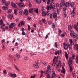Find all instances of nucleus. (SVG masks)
Here are the masks:
<instances>
[{
	"label": "nucleus",
	"instance_id": "obj_1",
	"mask_svg": "<svg viewBox=\"0 0 78 78\" xmlns=\"http://www.w3.org/2000/svg\"><path fill=\"white\" fill-rule=\"evenodd\" d=\"M42 13L41 14L42 16H44L45 17L46 16H48L49 14H50V12L48 11L47 12H45V10L44 9V8L43 7L41 9Z\"/></svg>",
	"mask_w": 78,
	"mask_h": 78
},
{
	"label": "nucleus",
	"instance_id": "obj_2",
	"mask_svg": "<svg viewBox=\"0 0 78 78\" xmlns=\"http://www.w3.org/2000/svg\"><path fill=\"white\" fill-rule=\"evenodd\" d=\"M51 8L52 9H53L54 11H55V4L53 2L51 3L50 4V5L47 6L46 7L47 10H50Z\"/></svg>",
	"mask_w": 78,
	"mask_h": 78
},
{
	"label": "nucleus",
	"instance_id": "obj_3",
	"mask_svg": "<svg viewBox=\"0 0 78 78\" xmlns=\"http://www.w3.org/2000/svg\"><path fill=\"white\" fill-rule=\"evenodd\" d=\"M70 35L71 37H73L74 38H76L77 36L78 37V34H77L76 35L75 32H74L73 31H71L70 33Z\"/></svg>",
	"mask_w": 78,
	"mask_h": 78
},
{
	"label": "nucleus",
	"instance_id": "obj_4",
	"mask_svg": "<svg viewBox=\"0 0 78 78\" xmlns=\"http://www.w3.org/2000/svg\"><path fill=\"white\" fill-rule=\"evenodd\" d=\"M5 6H3L2 7V9L4 10H7V9H8V6H8V5H9V4H10V2H5Z\"/></svg>",
	"mask_w": 78,
	"mask_h": 78
},
{
	"label": "nucleus",
	"instance_id": "obj_5",
	"mask_svg": "<svg viewBox=\"0 0 78 78\" xmlns=\"http://www.w3.org/2000/svg\"><path fill=\"white\" fill-rule=\"evenodd\" d=\"M72 57H70L69 58V62L71 64H72L73 62V59H75V55H73L72 56Z\"/></svg>",
	"mask_w": 78,
	"mask_h": 78
},
{
	"label": "nucleus",
	"instance_id": "obj_6",
	"mask_svg": "<svg viewBox=\"0 0 78 78\" xmlns=\"http://www.w3.org/2000/svg\"><path fill=\"white\" fill-rule=\"evenodd\" d=\"M75 8L73 7V11L71 12V15L72 17H74L75 15Z\"/></svg>",
	"mask_w": 78,
	"mask_h": 78
},
{
	"label": "nucleus",
	"instance_id": "obj_7",
	"mask_svg": "<svg viewBox=\"0 0 78 78\" xmlns=\"http://www.w3.org/2000/svg\"><path fill=\"white\" fill-rule=\"evenodd\" d=\"M50 66H48L47 67V70H45L44 71V73L48 72V73H47V74H49V72H50Z\"/></svg>",
	"mask_w": 78,
	"mask_h": 78
},
{
	"label": "nucleus",
	"instance_id": "obj_8",
	"mask_svg": "<svg viewBox=\"0 0 78 78\" xmlns=\"http://www.w3.org/2000/svg\"><path fill=\"white\" fill-rule=\"evenodd\" d=\"M63 5L64 6H65V7H69V6H70V3L68 2H66V3L64 2L63 3Z\"/></svg>",
	"mask_w": 78,
	"mask_h": 78
},
{
	"label": "nucleus",
	"instance_id": "obj_9",
	"mask_svg": "<svg viewBox=\"0 0 78 78\" xmlns=\"http://www.w3.org/2000/svg\"><path fill=\"white\" fill-rule=\"evenodd\" d=\"M9 75L11 77H12L13 78H16L17 76V75L16 74H12L11 73H10L9 74Z\"/></svg>",
	"mask_w": 78,
	"mask_h": 78
},
{
	"label": "nucleus",
	"instance_id": "obj_10",
	"mask_svg": "<svg viewBox=\"0 0 78 78\" xmlns=\"http://www.w3.org/2000/svg\"><path fill=\"white\" fill-rule=\"evenodd\" d=\"M63 45L64 46V49L67 50L68 48V45L65 43H63Z\"/></svg>",
	"mask_w": 78,
	"mask_h": 78
},
{
	"label": "nucleus",
	"instance_id": "obj_11",
	"mask_svg": "<svg viewBox=\"0 0 78 78\" xmlns=\"http://www.w3.org/2000/svg\"><path fill=\"white\" fill-rule=\"evenodd\" d=\"M16 26V24L13 23H11L10 25L9 26V28H12V27H15Z\"/></svg>",
	"mask_w": 78,
	"mask_h": 78
},
{
	"label": "nucleus",
	"instance_id": "obj_12",
	"mask_svg": "<svg viewBox=\"0 0 78 78\" xmlns=\"http://www.w3.org/2000/svg\"><path fill=\"white\" fill-rule=\"evenodd\" d=\"M22 25H24V23L22 21H21L18 24V26L20 27H21Z\"/></svg>",
	"mask_w": 78,
	"mask_h": 78
},
{
	"label": "nucleus",
	"instance_id": "obj_13",
	"mask_svg": "<svg viewBox=\"0 0 78 78\" xmlns=\"http://www.w3.org/2000/svg\"><path fill=\"white\" fill-rule=\"evenodd\" d=\"M18 5L21 6V7H23V8L25 7V5L23 3L20 2L19 3Z\"/></svg>",
	"mask_w": 78,
	"mask_h": 78
},
{
	"label": "nucleus",
	"instance_id": "obj_14",
	"mask_svg": "<svg viewBox=\"0 0 78 78\" xmlns=\"http://www.w3.org/2000/svg\"><path fill=\"white\" fill-rule=\"evenodd\" d=\"M1 25L3 27H5V24L3 23V21L2 20H1L0 21V25Z\"/></svg>",
	"mask_w": 78,
	"mask_h": 78
},
{
	"label": "nucleus",
	"instance_id": "obj_15",
	"mask_svg": "<svg viewBox=\"0 0 78 78\" xmlns=\"http://www.w3.org/2000/svg\"><path fill=\"white\" fill-rule=\"evenodd\" d=\"M59 58V57H58V56H54V59H53V62H55L56 61V60L55 59H58Z\"/></svg>",
	"mask_w": 78,
	"mask_h": 78
},
{
	"label": "nucleus",
	"instance_id": "obj_16",
	"mask_svg": "<svg viewBox=\"0 0 78 78\" xmlns=\"http://www.w3.org/2000/svg\"><path fill=\"white\" fill-rule=\"evenodd\" d=\"M65 55L66 56V60H67L69 58V55H68V54H67V53L66 52H65Z\"/></svg>",
	"mask_w": 78,
	"mask_h": 78
},
{
	"label": "nucleus",
	"instance_id": "obj_17",
	"mask_svg": "<svg viewBox=\"0 0 78 78\" xmlns=\"http://www.w3.org/2000/svg\"><path fill=\"white\" fill-rule=\"evenodd\" d=\"M72 25H69L68 26V30L69 31H71V30H72Z\"/></svg>",
	"mask_w": 78,
	"mask_h": 78
},
{
	"label": "nucleus",
	"instance_id": "obj_18",
	"mask_svg": "<svg viewBox=\"0 0 78 78\" xmlns=\"http://www.w3.org/2000/svg\"><path fill=\"white\" fill-rule=\"evenodd\" d=\"M28 11L27 9H25L24 11V14L25 15H27L28 14Z\"/></svg>",
	"mask_w": 78,
	"mask_h": 78
},
{
	"label": "nucleus",
	"instance_id": "obj_19",
	"mask_svg": "<svg viewBox=\"0 0 78 78\" xmlns=\"http://www.w3.org/2000/svg\"><path fill=\"white\" fill-rule=\"evenodd\" d=\"M59 63H58V65L57 66V69H59L60 68L59 67V66H60V65H61V61H59Z\"/></svg>",
	"mask_w": 78,
	"mask_h": 78
},
{
	"label": "nucleus",
	"instance_id": "obj_20",
	"mask_svg": "<svg viewBox=\"0 0 78 78\" xmlns=\"http://www.w3.org/2000/svg\"><path fill=\"white\" fill-rule=\"evenodd\" d=\"M11 5L12 7H13V8H15V7H16V4L14 3H12L11 4Z\"/></svg>",
	"mask_w": 78,
	"mask_h": 78
},
{
	"label": "nucleus",
	"instance_id": "obj_21",
	"mask_svg": "<svg viewBox=\"0 0 78 78\" xmlns=\"http://www.w3.org/2000/svg\"><path fill=\"white\" fill-rule=\"evenodd\" d=\"M62 69H63V70L62 71V73H64V74H65L66 73L65 69H64V67H62Z\"/></svg>",
	"mask_w": 78,
	"mask_h": 78
},
{
	"label": "nucleus",
	"instance_id": "obj_22",
	"mask_svg": "<svg viewBox=\"0 0 78 78\" xmlns=\"http://www.w3.org/2000/svg\"><path fill=\"white\" fill-rule=\"evenodd\" d=\"M53 1H54V0H48L47 3L48 5H49L50 3H51V2H53Z\"/></svg>",
	"mask_w": 78,
	"mask_h": 78
},
{
	"label": "nucleus",
	"instance_id": "obj_23",
	"mask_svg": "<svg viewBox=\"0 0 78 78\" xmlns=\"http://www.w3.org/2000/svg\"><path fill=\"white\" fill-rule=\"evenodd\" d=\"M53 18L55 19L56 17H57V13L56 12H54L53 15Z\"/></svg>",
	"mask_w": 78,
	"mask_h": 78
},
{
	"label": "nucleus",
	"instance_id": "obj_24",
	"mask_svg": "<svg viewBox=\"0 0 78 78\" xmlns=\"http://www.w3.org/2000/svg\"><path fill=\"white\" fill-rule=\"evenodd\" d=\"M15 67V68L18 71V72H19L20 71V70L18 69L17 67V66H16V65L15 64H14L13 65Z\"/></svg>",
	"mask_w": 78,
	"mask_h": 78
},
{
	"label": "nucleus",
	"instance_id": "obj_25",
	"mask_svg": "<svg viewBox=\"0 0 78 78\" xmlns=\"http://www.w3.org/2000/svg\"><path fill=\"white\" fill-rule=\"evenodd\" d=\"M34 66L35 68V69H38L39 68V66L38 65L34 64Z\"/></svg>",
	"mask_w": 78,
	"mask_h": 78
},
{
	"label": "nucleus",
	"instance_id": "obj_26",
	"mask_svg": "<svg viewBox=\"0 0 78 78\" xmlns=\"http://www.w3.org/2000/svg\"><path fill=\"white\" fill-rule=\"evenodd\" d=\"M33 8H31V9L29 10V12H30V13H31L32 14V13H33Z\"/></svg>",
	"mask_w": 78,
	"mask_h": 78
},
{
	"label": "nucleus",
	"instance_id": "obj_27",
	"mask_svg": "<svg viewBox=\"0 0 78 78\" xmlns=\"http://www.w3.org/2000/svg\"><path fill=\"white\" fill-rule=\"evenodd\" d=\"M34 12H36L37 14H38V9H36L34 8Z\"/></svg>",
	"mask_w": 78,
	"mask_h": 78
},
{
	"label": "nucleus",
	"instance_id": "obj_28",
	"mask_svg": "<svg viewBox=\"0 0 78 78\" xmlns=\"http://www.w3.org/2000/svg\"><path fill=\"white\" fill-rule=\"evenodd\" d=\"M48 73V72H46L45 73H44L47 75V77L48 78H50V76L49 75V74H50V72H49V73L48 74H47Z\"/></svg>",
	"mask_w": 78,
	"mask_h": 78
},
{
	"label": "nucleus",
	"instance_id": "obj_29",
	"mask_svg": "<svg viewBox=\"0 0 78 78\" xmlns=\"http://www.w3.org/2000/svg\"><path fill=\"white\" fill-rule=\"evenodd\" d=\"M55 54L56 55H59V51H55Z\"/></svg>",
	"mask_w": 78,
	"mask_h": 78
},
{
	"label": "nucleus",
	"instance_id": "obj_30",
	"mask_svg": "<svg viewBox=\"0 0 78 78\" xmlns=\"http://www.w3.org/2000/svg\"><path fill=\"white\" fill-rule=\"evenodd\" d=\"M69 42L70 43V44H71L72 45H74V44H73V41H72V40L71 39H70L69 40Z\"/></svg>",
	"mask_w": 78,
	"mask_h": 78
},
{
	"label": "nucleus",
	"instance_id": "obj_31",
	"mask_svg": "<svg viewBox=\"0 0 78 78\" xmlns=\"http://www.w3.org/2000/svg\"><path fill=\"white\" fill-rule=\"evenodd\" d=\"M56 27V25H55V23H53L52 24V28L54 29L55 28V27Z\"/></svg>",
	"mask_w": 78,
	"mask_h": 78
},
{
	"label": "nucleus",
	"instance_id": "obj_32",
	"mask_svg": "<svg viewBox=\"0 0 78 78\" xmlns=\"http://www.w3.org/2000/svg\"><path fill=\"white\" fill-rule=\"evenodd\" d=\"M68 47H69V49L70 50H72V46L70 44H68Z\"/></svg>",
	"mask_w": 78,
	"mask_h": 78
},
{
	"label": "nucleus",
	"instance_id": "obj_33",
	"mask_svg": "<svg viewBox=\"0 0 78 78\" xmlns=\"http://www.w3.org/2000/svg\"><path fill=\"white\" fill-rule=\"evenodd\" d=\"M70 5L72 8L74 6V3H73V2L71 3Z\"/></svg>",
	"mask_w": 78,
	"mask_h": 78
},
{
	"label": "nucleus",
	"instance_id": "obj_34",
	"mask_svg": "<svg viewBox=\"0 0 78 78\" xmlns=\"http://www.w3.org/2000/svg\"><path fill=\"white\" fill-rule=\"evenodd\" d=\"M13 16H12V14H11L9 15V19H11L12 18Z\"/></svg>",
	"mask_w": 78,
	"mask_h": 78
},
{
	"label": "nucleus",
	"instance_id": "obj_35",
	"mask_svg": "<svg viewBox=\"0 0 78 78\" xmlns=\"http://www.w3.org/2000/svg\"><path fill=\"white\" fill-rule=\"evenodd\" d=\"M61 33H62V31L60 29H59L58 30V36H60V34H61Z\"/></svg>",
	"mask_w": 78,
	"mask_h": 78
},
{
	"label": "nucleus",
	"instance_id": "obj_36",
	"mask_svg": "<svg viewBox=\"0 0 78 78\" xmlns=\"http://www.w3.org/2000/svg\"><path fill=\"white\" fill-rule=\"evenodd\" d=\"M74 27L75 28L76 31L77 32H78V28L77 27V26L76 25H74Z\"/></svg>",
	"mask_w": 78,
	"mask_h": 78
},
{
	"label": "nucleus",
	"instance_id": "obj_37",
	"mask_svg": "<svg viewBox=\"0 0 78 78\" xmlns=\"http://www.w3.org/2000/svg\"><path fill=\"white\" fill-rule=\"evenodd\" d=\"M69 69L70 72H72L73 70V68L71 66H69Z\"/></svg>",
	"mask_w": 78,
	"mask_h": 78
},
{
	"label": "nucleus",
	"instance_id": "obj_38",
	"mask_svg": "<svg viewBox=\"0 0 78 78\" xmlns=\"http://www.w3.org/2000/svg\"><path fill=\"white\" fill-rule=\"evenodd\" d=\"M55 47H56V48H58V44H57V42H55Z\"/></svg>",
	"mask_w": 78,
	"mask_h": 78
},
{
	"label": "nucleus",
	"instance_id": "obj_39",
	"mask_svg": "<svg viewBox=\"0 0 78 78\" xmlns=\"http://www.w3.org/2000/svg\"><path fill=\"white\" fill-rule=\"evenodd\" d=\"M52 76H53V77H55V76H56L55 72H53V73L52 74Z\"/></svg>",
	"mask_w": 78,
	"mask_h": 78
},
{
	"label": "nucleus",
	"instance_id": "obj_40",
	"mask_svg": "<svg viewBox=\"0 0 78 78\" xmlns=\"http://www.w3.org/2000/svg\"><path fill=\"white\" fill-rule=\"evenodd\" d=\"M41 0H37V3H41Z\"/></svg>",
	"mask_w": 78,
	"mask_h": 78
},
{
	"label": "nucleus",
	"instance_id": "obj_41",
	"mask_svg": "<svg viewBox=\"0 0 78 78\" xmlns=\"http://www.w3.org/2000/svg\"><path fill=\"white\" fill-rule=\"evenodd\" d=\"M19 12L20 14H21V15H22V13H23V11L22 10H20L19 11Z\"/></svg>",
	"mask_w": 78,
	"mask_h": 78
},
{
	"label": "nucleus",
	"instance_id": "obj_42",
	"mask_svg": "<svg viewBox=\"0 0 78 78\" xmlns=\"http://www.w3.org/2000/svg\"><path fill=\"white\" fill-rule=\"evenodd\" d=\"M73 76V77H75V76H76V74H75V72H73L72 73Z\"/></svg>",
	"mask_w": 78,
	"mask_h": 78
},
{
	"label": "nucleus",
	"instance_id": "obj_43",
	"mask_svg": "<svg viewBox=\"0 0 78 78\" xmlns=\"http://www.w3.org/2000/svg\"><path fill=\"white\" fill-rule=\"evenodd\" d=\"M17 9H15L14 10V14H15L16 15L17 14Z\"/></svg>",
	"mask_w": 78,
	"mask_h": 78
},
{
	"label": "nucleus",
	"instance_id": "obj_44",
	"mask_svg": "<svg viewBox=\"0 0 78 78\" xmlns=\"http://www.w3.org/2000/svg\"><path fill=\"white\" fill-rule=\"evenodd\" d=\"M11 12H12V10L11 9H10L8 10V13H11Z\"/></svg>",
	"mask_w": 78,
	"mask_h": 78
},
{
	"label": "nucleus",
	"instance_id": "obj_45",
	"mask_svg": "<svg viewBox=\"0 0 78 78\" xmlns=\"http://www.w3.org/2000/svg\"><path fill=\"white\" fill-rule=\"evenodd\" d=\"M2 3L5 4V3H6V1L5 0H2Z\"/></svg>",
	"mask_w": 78,
	"mask_h": 78
},
{
	"label": "nucleus",
	"instance_id": "obj_46",
	"mask_svg": "<svg viewBox=\"0 0 78 78\" xmlns=\"http://www.w3.org/2000/svg\"><path fill=\"white\" fill-rule=\"evenodd\" d=\"M42 22H43L44 23H45V19H42Z\"/></svg>",
	"mask_w": 78,
	"mask_h": 78
},
{
	"label": "nucleus",
	"instance_id": "obj_47",
	"mask_svg": "<svg viewBox=\"0 0 78 78\" xmlns=\"http://www.w3.org/2000/svg\"><path fill=\"white\" fill-rule=\"evenodd\" d=\"M51 21H49L48 22V24L49 25H51Z\"/></svg>",
	"mask_w": 78,
	"mask_h": 78
},
{
	"label": "nucleus",
	"instance_id": "obj_48",
	"mask_svg": "<svg viewBox=\"0 0 78 78\" xmlns=\"http://www.w3.org/2000/svg\"><path fill=\"white\" fill-rule=\"evenodd\" d=\"M67 16V14H66V12H65V14L64 15V17H65V18H66V17Z\"/></svg>",
	"mask_w": 78,
	"mask_h": 78
},
{
	"label": "nucleus",
	"instance_id": "obj_49",
	"mask_svg": "<svg viewBox=\"0 0 78 78\" xmlns=\"http://www.w3.org/2000/svg\"><path fill=\"white\" fill-rule=\"evenodd\" d=\"M25 34V32H22V35H23V36H24Z\"/></svg>",
	"mask_w": 78,
	"mask_h": 78
},
{
	"label": "nucleus",
	"instance_id": "obj_50",
	"mask_svg": "<svg viewBox=\"0 0 78 78\" xmlns=\"http://www.w3.org/2000/svg\"><path fill=\"white\" fill-rule=\"evenodd\" d=\"M57 13L58 14H59V9H57Z\"/></svg>",
	"mask_w": 78,
	"mask_h": 78
},
{
	"label": "nucleus",
	"instance_id": "obj_51",
	"mask_svg": "<svg viewBox=\"0 0 78 78\" xmlns=\"http://www.w3.org/2000/svg\"><path fill=\"white\" fill-rule=\"evenodd\" d=\"M28 29L29 30H30V27L29 25H28Z\"/></svg>",
	"mask_w": 78,
	"mask_h": 78
},
{
	"label": "nucleus",
	"instance_id": "obj_52",
	"mask_svg": "<svg viewBox=\"0 0 78 78\" xmlns=\"http://www.w3.org/2000/svg\"><path fill=\"white\" fill-rule=\"evenodd\" d=\"M60 8H62V5H63L62 4V3H61L60 5Z\"/></svg>",
	"mask_w": 78,
	"mask_h": 78
},
{
	"label": "nucleus",
	"instance_id": "obj_53",
	"mask_svg": "<svg viewBox=\"0 0 78 78\" xmlns=\"http://www.w3.org/2000/svg\"><path fill=\"white\" fill-rule=\"evenodd\" d=\"M30 19H31V17H30L29 16L27 17L28 20H30Z\"/></svg>",
	"mask_w": 78,
	"mask_h": 78
},
{
	"label": "nucleus",
	"instance_id": "obj_54",
	"mask_svg": "<svg viewBox=\"0 0 78 78\" xmlns=\"http://www.w3.org/2000/svg\"><path fill=\"white\" fill-rule=\"evenodd\" d=\"M39 62H38V61H37V62H36V64H36V65H38V64H39Z\"/></svg>",
	"mask_w": 78,
	"mask_h": 78
},
{
	"label": "nucleus",
	"instance_id": "obj_55",
	"mask_svg": "<svg viewBox=\"0 0 78 78\" xmlns=\"http://www.w3.org/2000/svg\"><path fill=\"white\" fill-rule=\"evenodd\" d=\"M15 46H17L18 45H19V44L17 42H16L15 43Z\"/></svg>",
	"mask_w": 78,
	"mask_h": 78
},
{
	"label": "nucleus",
	"instance_id": "obj_56",
	"mask_svg": "<svg viewBox=\"0 0 78 78\" xmlns=\"http://www.w3.org/2000/svg\"><path fill=\"white\" fill-rule=\"evenodd\" d=\"M56 7H59V4L57 3L56 4Z\"/></svg>",
	"mask_w": 78,
	"mask_h": 78
},
{
	"label": "nucleus",
	"instance_id": "obj_57",
	"mask_svg": "<svg viewBox=\"0 0 78 78\" xmlns=\"http://www.w3.org/2000/svg\"><path fill=\"white\" fill-rule=\"evenodd\" d=\"M40 25H42V20H40Z\"/></svg>",
	"mask_w": 78,
	"mask_h": 78
},
{
	"label": "nucleus",
	"instance_id": "obj_58",
	"mask_svg": "<svg viewBox=\"0 0 78 78\" xmlns=\"http://www.w3.org/2000/svg\"><path fill=\"white\" fill-rule=\"evenodd\" d=\"M65 36V35L64 34H62L61 35V37H64Z\"/></svg>",
	"mask_w": 78,
	"mask_h": 78
},
{
	"label": "nucleus",
	"instance_id": "obj_59",
	"mask_svg": "<svg viewBox=\"0 0 78 78\" xmlns=\"http://www.w3.org/2000/svg\"><path fill=\"white\" fill-rule=\"evenodd\" d=\"M25 29H24V28H22V31H23V32H24V31H25Z\"/></svg>",
	"mask_w": 78,
	"mask_h": 78
},
{
	"label": "nucleus",
	"instance_id": "obj_60",
	"mask_svg": "<svg viewBox=\"0 0 78 78\" xmlns=\"http://www.w3.org/2000/svg\"><path fill=\"white\" fill-rule=\"evenodd\" d=\"M57 62H55V64H54V66L55 67H56V65H57Z\"/></svg>",
	"mask_w": 78,
	"mask_h": 78
},
{
	"label": "nucleus",
	"instance_id": "obj_61",
	"mask_svg": "<svg viewBox=\"0 0 78 78\" xmlns=\"http://www.w3.org/2000/svg\"><path fill=\"white\" fill-rule=\"evenodd\" d=\"M43 2H44V3H46L47 2V0H42Z\"/></svg>",
	"mask_w": 78,
	"mask_h": 78
},
{
	"label": "nucleus",
	"instance_id": "obj_62",
	"mask_svg": "<svg viewBox=\"0 0 78 78\" xmlns=\"http://www.w3.org/2000/svg\"><path fill=\"white\" fill-rule=\"evenodd\" d=\"M17 57L18 58H20V55L19 54H18L17 55Z\"/></svg>",
	"mask_w": 78,
	"mask_h": 78
},
{
	"label": "nucleus",
	"instance_id": "obj_63",
	"mask_svg": "<svg viewBox=\"0 0 78 78\" xmlns=\"http://www.w3.org/2000/svg\"><path fill=\"white\" fill-rule=\"evenodd\" d=\"M3 73L4 74H6V70L4 71Z\"/></svg>",
	"mask_w": 78,
	"mask_h": 78
},
{
	"label": "nucleus",
	"instance_id": "obj_64",
	"mask_svg": "<svg viewBox=\"0 0 78 78\" xmlns=\"http://www.w3.org/2000/svg\"><path fill=\"white\" fill-rule=\"evenodd\" d=\"M5 29H6V30H8V27L5 26Z\"/></svg>",
	"mask_w": 78,
	"mask_h": 78
}]
</instances>
